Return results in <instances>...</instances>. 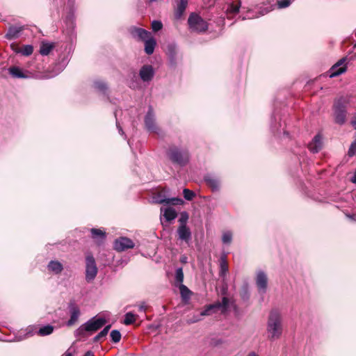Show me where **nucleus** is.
<instances>
[{"mask_svg": "<svg viewBox=\"0 0 356 356\" xmlns=\"http://www.w3.org/2000/svg\"><path fill=\"white\" fill-rule=\"evenodd\" d=\"M162 0H149V1L150 3H152V2H156V1H161Z\"/></svg>", "mask_w": 356, "mask_h": 356, "instance_id": "nucleus-59", "label": "nucleus"}, {"mask_svg": "<svg viewBox=\"0 0 356 356\" xmlns=\"http://www.w3.org/2000/svg\"><path fill=\"white\" fill-rule=\"evenodd\" d=\"M94 88L102 93H105L107 90V85L102 81H96L94 82Z\"/></svg>", "mask_w": 356, "mask_h": 356, "instance_id": "nucleus-40", "label": "nucleus"}, {"mask_svg": "<svg viewBox=\"0 0 356 356\" xmlns=\"http://www.w3.org/2000/svg\"><path fill=\"white\" fill-rule=\"evenodd\" d=\"M268 276L263 270H258L256 273L255 282L259 294L264 295L268 289Z\"/></svg>", "mask_w": 356, "mask_h": 356, "instance_id": "nucleus-11", "label": "nucleus"}, {"mask_svg": "<svg viewBox=\"0 0 356 356\" xmlns=\"http://www.w3.org/2000/svg\"><path fill=\"white\" fill-rule=\"evenodd\" d=\"M67 3H66V2H64V4H66L65 8H66V10H67V14H68V11H69V10L67 9ZM67 15H66V16H67Z\"/></svg>", "mask_w": 356, "mask_h": 356, "instance_id": "nucleus-61", "label": "nucleus"}, {"mask_svg": "<svg viewBox=\"0 0 356 356\" xmlns=\"http://www.w3.org/2000/svg\"><path fill=\"white\" fill-rule=\"evenodd\" d=\"M111 340L114 343H118L121 339V334L118 330H113L110 334Z\"/></svg>", "mask_w": 356, "mask_h": 356, "instance_id": "nucleus-43", "label": "nucleus"}, {"mask_svg": "<svg viewBox=\"0 0 356 356\" xmlns=\"http://www.w3.org/2000/svg\"><path fill=\"white\" fill-rule=\"evenodd\" d=\"M54 331V326L51 325H47L40 327L37 333L40 336H47L51 334Z\"/></svg>", "mask_w": 356, "mask_h": 356, "instance_id": "nucleus-35", "label": "nucleus"}, {"mask_svg": "<svg viewBox=\"0 0 356 356\" xmlns=\"http://www.w3.org/2000/svg\"><path fill=\"white\" fill-rule=\"evenodd\" d=\"M356 154V138L351 143L349 149H348V155L350 156H353Z\"/></svg>", "mask_w": 356, "mask_h": 356, "instance_id": "nucleus-50", "label": "nucleus"}, {"mask_svg": "<svg viewBox=\"0 0 356 356\" xmlns=\"http://www.w3.org/2000/svg\"><path fill=\"white\" fill-rule=\"evenodd\" d=\"M129 33L131 37L137 40L143 41L151 35V33L148 31L139 28L135 26H132L129 29Z\"/></svg>", "mask_w": 356, "mask_h": 356, "instance_id": "nucleus-15", "label": "nucleus"}, {"mask_svg": "<svg viewBox=\"0 0 356 356\" xmlns=\"http://www.w3.org/2000/svg\"><path fill=\"white\" fill-rule=\"evenodd\" d=\"M183 203V200L182 199L179 198V197H172V198H168L166 199V205H168V204H173V205H177V204H181Z\"/></svg>", "mask_w": 356, "mask_h": 356, "instance_id": "nucleus-47", "label": "nucleus"}, {"mask_svg": "<svg viewBox=\"0 0 356 356\" xmlns=\"http://www.w3.org/2000/svg\"><path fill=\"white\" fill-rule=\"evenodd\" d=\"M53 43L42 42L40 45V53L42 56H47L53 49Z\"/></svg>", "mask_w": 356, "mask_h": 356, "instance_id": "nucleus-33", "label": "nucleus"}, {"mask_svg": "<svg viewBox=\"0 0 356 356\" xmlns=\"http://www.w3.org/2000/svg\"><path fill=\"white\" fill-rule=\"evenodd\" d=\"M280 116L278 114L274 113L270 120V131L272 134L279 139L289 138V134L285 129V124H282Z\"/></svg>", "mask_w": 356, "mask_h": 356, "instance_id": "nucleus-4", "label": "nucleus"}, {"mask_svg": "<svg viewBox=\"0 0 356 356\" xmlns=\"http://www.w3.org/2000/svg\"><path fill=\"white\" fill-rule=\"evenodd\" d=\"M346 60V58H343L331 67L330 74L331 78L339 76L346 71V66L344 65Z\"/></svg>", "mask_w": 356, "mask_h": 356, "instance_id": "nucleus-20", "label": "nucleus"}, {"mask_svg": "<svg viewBox=\"0 0 356 356\" xmlns=\"http://www.w3.org/2000/svg\"><path fill=\"white\" fill-rule=\"evenodd\" d=\"M188 219V215L186 212H182L181 213V216L179 219V222L180 223L179 226H187L186 222Z\"/></svg>", "mask_w": 356, "mask_h": 356, "instance_id": "nucleus-48", "label": "nucleus"}, {"mask_svg": "<svg viewBox=\"0 0 356 356\" xmlns=\"http://www.w3.org/2000/svg\"><path fill=\"white\" fill-rule=\"evenodd\" d=\"M274 9V5L267 3L258 7V13H254L253 10H248L247 13L242 17V20L258 18L264 16Z\"/></svg>", "mask_w": 356, "mask_h": 356, "instance_id": "nucleus-10", "label": "nucleus"}, {"mask_svg": "<svg viewBox=\"0 0 356 356\" xmlns=\"http://www.w3.org/2000/svg\"><path fill=\"white\" fill-rule=\"evenodd\" d=\"M284 320L282 311L278 308L270 309L266 324L268 340L275 341L281 339L284 332Z\"/></svg>", "mask_w": 356, "mask_h": 356, "instance_id": "nucleus-1", "label": "nucleus"}, {"mask_svg": "<svg viewBox=\"0 0 356 356\" xmlns=\"http://www.w3.org/2000/svg\"><path fill=\"white\" fill-rule=\"evenodd\" d=\"M151 26H152V29L153 31H154V32H157V31L161 30L163 28V24L159 20L152 21Z\"/></svg>", "mask_w": 356, "mask_h": 356, "instance_id": "nucleus-46", "label": "nucleus"}, {"mask_svg": "<svg viewBox=\"0 0 356 356\" xmlns=\"http://www.w3.org/2000/svg\"><path fill=\"white\" fill-rule=\"evenodd\" d=\"M33 51V47L32 45L27 44L23 46L21 49L16 51L17 53H19L23 56H30Z\"/></svg>", "mask_w": 356, "mask_h": 356, "instance_id": "nucleus-37", "label": "nucleus"}, {"mask_svg": "<svg viewBox=\"0 0 356 356\" xmlns=\"http://www.w3.org/2000/svg\"><path fill=\"white\" fill-rule=\"evenodd\" d=\"M74 2L75 0H67V9L69 10L68 14L65 16V23L71 31L74 28Z\"/></svg>", "mask_w": 356, "mask_h": 356, "instance_id": "nucleus-16", "label": "nucleus"}, {"mask_svg": "<svg viewBox=\"0 0 356 356\" xmlns=\"http://www.w3.org/2000/svg\"><path fill=\"white\" fill-rule=\"evenodd\" d=\"M350 219L355 220V216L354 215H348L347 216Z\"/></svg>", "mask_w": 356, "mask_h": 356, "instance_id": "nucleus-57", "label": "nucleus"}, {"mask_svg": "<svg viewBox=\"0 0 356 356\" xmlns=\"http://www.w3.org/2000/svg\"><path fill=\"white\" fill-rule=\"evenodd\" d=\"M247 356H258V355L254 352H251Z\"/></svg>", "mask_w": 356, "mask_h": 356, "instance_id": "nucleus-58", "label": "nucleus"}, {"mask_svg": "<svg viewBox=\"0 0 356 356\" xmlns=\"http://www.w3.org/2000/svg\"><path fill=\"white\" fill-rule=\"evenodd\" d=\"M114 249L118 252L124 251L127 249L133 248L134 243L127 237H120L114 241Z\"/></svg>", "mask_w": 356, "mask_h": 356, "instance_id": "nucleus-14", "label": "nucleus"}, {"mask_svg": "<svg viewBox=\"0 0 356 356\" xmlns=\"http://www.w3.org/2000/svg\"><path fill=\"white\" fill-rule=\"evenodd\" d=\"M183 195L184 198L188 201L192 200L195 196V193L188 188H184L183 190Z\"/></svg>", "mask_w": 356, "mask_h": 356, "instance_id": "nucleus-45", "label": "nucleus"}, {"mask_svg": "<svg viewBox=\"0 0 356 356\" xmlns=\"http://www.w3.org/2000/svg\"><path fill=\"white\" fill-rule=\"evenodd\" d=\"M92 238L97 243H102L106 238V232L99 229L92 228L90 229Z\"/></svg>", "mask_w": 356, "mask_h": 356, "instance_id": "nucleus-28", "label": "nucleus"}, {"mask_svg": "<svg viewBox=\"0 0 356 356\" xmlns=\"http://www.w3.org/2000/svg\"><path fill=\"white\" fill-rule=\"evenodd\" d=\"M143 42L145 43V52L147 55H152L154 53L155 47L156 45V41L155 38L151 35Z\"/></svg>", "mask_w": 356, "mask_h": 356, "instance_id": "nucleus-26", "label": "nucleus"}, {"mask_svg": "<svg viewBox=\"0 0 356 356\" xmlns=\"http://www.w3.org/2000/svg\"><path fill=\"white\" fill-rule=\"evenodd\" d=\"M229 300L227 298L223 297L221 302H216L207 306L202 312V316H209L216 312L217 309H221L222 312L225 311L229 307Z\"/></svg>", "mask_w": 356, "mask_h": 356, "instance_id": "nucleus-12", "label": "nucleus"}, {"mask_svg": "<svg viewBox=\"0 0 356 356\" xmlns=\"http://www.w3.org/2000/svg\"><path fill=\"white\" fill-rule=\"evenodd\" d=\"M137 317H138V315L134 314L133 312H127L124 315V318L123 323L126 325L133 324L134 323H135Z\"/></svg>", "mask_w": 356, "mask_h": 356, "instance_id": "nucleus-36", "label": "nucleus"}, {"mask_svg": "<svg viewBox=\"0 0 356 356\" xmlns=\"http://www.w3.org/2000/svg\"><path fill=\"white\" fill-rule=\"evenodd\" d=\"M291 3V0H279L277 1V7L280 9L289 7Z\"/></svg>", "mask_w": 356, "mask_h": 356, "instance_id": "nucleus-49", "label": "nucleus"}, {"mask_svg": "<svg viewBox=\"0 0 356 356\" xmlns=\"http://www.w3.org/2000/svg\"><path fill=\"white\" fill-rule=\"evenodd\" d=\"M116 126H117V128H118V132H119V134H120V135H122V136H124V138H127V136H126V135H125V134H124V131H123L122 128L120 126V124H119V123H118V122H116Z\"/></svg>", "mask_w": 356, "mask_h": 356, "instance_id": "nucleus-51", "label": "nucleus"}, {"mask_svg": "<svg viewBox=\"0 0 356 356\" xmlns=\"http://www.w3.org/2000/svg\"><path fill=\"white\" fill-rule=\"evenodd\" d=\"M184 281V273L182 268H178L175 272V282L178 284H183Z\"/></svg>", "mask_w": 356, "mask_h": 356, "instance_id": "nucleus-41", "label": "nucleus"}, {"mask_svg": "<svg viewBox=\"0 0 356 356\" xmlns=\"http://www.w3.org/2000/svg\"><path fill=\"white\" fill-rule=\"evenodd\" d=\"M64 356H72L71 353H66Z\"/></svg>", "mask_w": 356, "mask_h": 356, "instance_id": "nucleus-60", "label": "nucleus"}, {"mask_svg": "<svg viewBox=\"0 0 356 356\" xmlns=\"http://www.w3.org/2000/svg\"><path fill=\"white\" fill-rule=\"evenodd\" d=\"M83 356H94V353L92 351H88Z\"/></svg>", "mask_w": 356, "mask_h": 356, "instance_id": "nucleus-55", "label": "nucleus"}, {"mask_svg": "<svg viewBox=\"0 0 356 356\" xmlns=\"http://www.w3.org/2000/svg\"><path fill=\"white\" fill-rule=\"evenodd\" d=\"M188 6V0H179L175 11V17L177 19L182 17Z\"/></svg>", "mask_w": 356, "mask_h": 356, "instance_id": "nucleus-27", "label": "nucleus"}, {"mask_svg": "<svg viewBox=\"0 0 356 356\" xmlns=\"http://www.w3.org/2000/svg\"><path fill=\"white\" fill-rule=\"evenodd\" d=\"M154 70L150 65H144L139 71V76L145 83H149L154 78Z\"/></svg>", "mask_w": 356, "mask_h": 356, "instance_id": "nucleus-17", "label": "nucleus"}, {"mask_svg": "<svg viewBox=\"0 0 356 356\" xmlns=\"http://www.w3.org/2000/svg\"><path fill=\"white\" fill-rule=\"evenodd\" d=\"M63 268V264L58 260H51L47 264V270L54 275H59Z\"/></svg>", "mask_w": 356, "mask_h": 356, "instance_id": "nucleus-25", "label": "nucleus"}, {"mask_svg": "<svg viewBox=\"0 0 356 356\" xmlns=\"http://www.w3.org/2000/svg\"><path fill=\"white\" fill-rule=\"evenodd\" d=\"M166 155L173 164L180 167L186 165L190 160V155L188 150L175 145L170 146L168 149Z\"/></svg>", "mask_w": 356, "mask_h": 356, "instance_id": "nucleus-2", "label": "nucleus"}, {"mask_svg": "<svg viewBox=\"0 0 356 356\" xmlns=\"http://www.w3.org/2000/svg\"><path fill=\"white\" fill-rule=\"evenodd\" d=\"M233 232L232 230H224L222 232L221 241L224 245H230L233 240Z\"/></svg>", "mask_w": 356, "mask_h": 356, "instance_id": "nucleus-32", "label": "nucleus"}, {"mask_svg": "<svg viewBox=\"0 0 356 356\" xmlns=\"http://www.w3.org/2000/svg\"><path fill=\"white\" fill-rule=\"evenodd\" d=\"M239 295L243 302H248L250 298V292L248 284L242 286L239 291Z\"/></svg>", "mask_w": 356, "mask_h": 356, "instance_id": "nucleus-34", "label": "nucleus"}, {"mask_svg": "<svg viewBox=\"0 0 356 356\" xmlns=\"http://www.w3.org/2000/svg\"><path fill=\"white\" fill-rule=\"evenodd\" d=\"M177 216L176 211L172 207L166 208L163 211V216L167 222L173 220L177 218Z\"/></svg>", "mask_w": 356, "mask_h": 356, "instance_id": "nucleus-30", "label": "nucleus"}, {"mask_svg": "<svg viewBox=\"0 0 356 356\" xmlns=\"http://www.w3.org/2000/svg\"><path fill=\"white\" fill-rule=\"evenodd\" d=\"M179 239L188 243L191 240V232L187 226H179L177 229Z\"/></svg>", "mask_w": 356, "mask_h": 356, "instance_id": "nucleus-23", "label": "nucleus"}, {"mask_svg": "<svg viewBox=\"0 0 356 356\" xmlns=\"http://www.w3.org/2000/svg\"><path fill=\"white\" fill-rule=\"evenodd\" d=\"M204 181L213 192L218 191L220 189L221 180L218 176L207 174L204 177Z\"/></svg>", "mask_w": 356, "mask_h": 356, "instance_id": "nucleus-13", "label": "nucleus"}, {"mask_svg": "<svg viewBox=\"0 0 356 356\" xmlns=\"http://www.w3.org/2000/svg\"><path fill=\"white\" fill-rule=\"evenodd\" d=\"M348 104L345 97H340L335 100L334 104V113L335 122L337 124H343L346 119V106Z\"/></svg>", "mask_w": 356, "mask_h": 356, "instance_id": "nucleus-5", "label": "nucleus"}, {"mask_svg": "<svg viewBox=\"0 0 356 356\" xmlns=\"http://www.w3.org/2000/svg\"><path fill=\"white\" fill-rule=\"evenodd\" d=\"M106 321L104 318L93 317L83 325L76 331L75 335L77 337H86L102 327Z\"/></svg>", "mask_w": 356, "mask_h": 356, "instance_id": "nucleus-3", "label": "nucleus"}, {"mask_svg": "<svg viewBox=\"0 0 356 356\" xmlns=\"http://www.w3.org/2000/svg\"><path fill=\"white\" fill-rule=\"evenodd\" d=\"M350 181L353 184H356V171L354 172L353 177L350 179Z\"/></svg>", "mask_w": 356, "mask_h": 356, "instance_id": "nucleus-53", "label": "nucleus"}, {"mask_svg": "<svg viewBox=\"0 0 356 356\" xmlns=\"http://www.w3.org/2000/svg\"><path fill=\"white\" fill-rule=\"evenodd\" d=\"M323 136L321 134H317L308 144L309 150L313 153H318L323 147Z\"/></svg>", "mask_w": 356, "mask_h": 356, "instance_id": "nucleus-18", "label": "nucleus"}, {"mask_svg": "<svg viewBox=\"0 0 356 356\" xmlns=\"http://www.w3.org/2000/svg\"><path fill=\"white\" fill-rule=\"evenodd\" d=\"M38 331L35 330V328L33 326H29L24 331V334H22V332L17 337L18 341H22L25 339H27L30 337L34 335L35 333H37Z\"/></svg>", "mask_w": 356, "mask_h": 356, "instance_id": "nucleus-31", "label": "nucleus"}, {"mask_svg": "<svg viewBox=\"0 0 356 356\" xmlns=\"http://www.w3.org/2000/svg\"><path fill=\"white\" fill-rule=\"evenodd\" d=\"M181 261L182 263H186L187 262V258L186 257H181Z\"/></svg>", "mask_w": 356, "mask_h": 356, "instance_id": "nucleus-56", "label": "nucleus"}, {"mask_svg": "<svg viewBox=\"0 0 356 356\" xmlns=\"http://www.w3.org/2000/svg\"><path fill=\"white\" fill-rule=\"evenodd\" d=\"M98 272L95 259L91 254L86 257V280L91 282L95 280Z\"/></svg>", "mask_w": 356, "mask_h": 356, "instance_id": "nucleus-7", "label": "nucleus"}, {"mask_svg": "<svg viewBox=\"0 0 356 356\" xmlns=\"http://www.w3.org/2000/svg\"><path fill=\"white\" fill-rule=\"evenodd\" d=\"M144 122L145 128L148 131L159 134L161 130L156 123L155 113L151 106L148 108L144 118Z\"/></svg>", "mask_w": 356, "mask_h": 356, "instance_id": "nucleus-8", "label": "nucleus"}, {"mask_svg": "<svg viewBox=\"0 0 356 356\" xmlns=\"http://www.w3.org/2000/svg\"><path fill=\"white\" fill-rule=\"evenodd\" d=\"M188 24L192 31L202 33L208 29L207 22L196 13H191L188 19Z\"/></svg>", "mask_w": 356, "mask_h": 356, "instance_id": "nucleus-6", "label": "nucleus"}, {"mask_svg": "<svg viewBox=\"0 0 356 356\" xmlns=\"http://www.w3.org/2000/svg\"><path fill=\"white\" fill-rule=\"evenodd\" d=\"M167 197L161 193H158L153 197V202L158 204H166Z\"/></svg>", "mask_w": 356, "mask_h": 356, "instance_id": "nucleus-44", "label": "nucleus"}, {"mask_svg": "<svg viewBox=\"0 0 356 356\" xmlns=\"http://www.w3.org/2000/svg\"><path fill=\"white\" fill-rule=\"evenodd\" d=\"M111 328V325L106 326L98 334L93 338V342H97L102 338L105 337Z\"/></svg>", "mask_w": 356, "mask_h": 356, "instance_id": "nucleus-39", "label": "nucleus"}, {"mask_svg": "<svg viewBox=\"0 0 356 356\" xmlns=\"http://www.w3.org/2000/svg\"><path fill=\"white\" fill-rule=\"evenodd\" d=\"M69 310L70 314V318L67 322V325L68 326H72L78 321L81 312L79 308L73 303L69 305Z\"/></svg>", "mask_w": 356, "mask_h": 356, "instance_id": "nucleus-22", "label": "nucleus"}, {"mask_svg": "<svg viewBox=\"0 0 356 356\" xmlns=\"http://www.w3.org/2000/svg\"><path fill=\"white\" fill-rule=\"evenodd\" d=\"M146 309H147V305H145V302L141 303L138 306V311L139 312H145Z\"/></svg>", "mask_w": 356, "mask_h": 356, "instance_id": "nucleus-52", "label": "nucleus"}, {"mask_svg": "<svg viewBox=\"0 0 356 356\" xmlns=\"http://www.w3.org/2000/svg\"><path fill=\"white\" fill-rule=\"evenodd\" d=\"M240 5L230 3L227 6V12L229 14H236L239 12Z\"/></svg>", "mask_w": 356, "mask_h": 356, "instance_id": "nucleus-42", "label": "nucleus"}, {"mask_svg": "<svg viewBox=\"0 0 356 356\" xmlns=\"http://www.w3.org/2000/svg\"><path fill=\"white\" fill-rule=\"evenodd\" d=\"M220 263V277H225L228 273V264L227 261V256L224 254H222L219 260Z\"/></svg>", "mask_w": 356, "mask_h": 356, "instance_id": "nucleus-29", "label": "nucleus"}, {"mask_svg": "<svg viewBox=\"0 0 356 356\" xmlns=\"http://www.w3.org/2000/svg\"><path fill=\"white\" fill-rule=\"evenodd\" d=\"M179 288L180 290L181 298L184 300H188L191 294V291L188 289V288L184 284H180Z\"/></svg>", "mask_w": 356, "mask_h": 356, "instance_id": "nucleus-38", "label": "nucleus"}, {"mask_svg": "<svg viewBox=\"0 0 356 356\" xmlns=\"http://www.w3.org/2000/svg\"><path fill=\"white\" fill-rule=\"evenodd\" d=\"M70 58L71 49L70 48H68L67 46H65L64 48V51L59 56L58 61L54 66V67L56 69V71L51 76H54L62 72L68 64Z\"/></svg>", "mask_w": 356, "mask_h": 356, "instance_id": "nucleus-9", "label": "nucleus"}, {"mask_svg": "<svg viewBox=\"0 0 356 356\" xmlns=\"http://www.w3.org/2000/svg\"><path fill=\"white\" fill-rule=\"evenodd\" d=\"M351 122L355 129H356V115L353 117Z\"/></svg>", "mask_w": 356, "mask_h": 356, "instance_id": "nucleus-54", "label": "nucleus"}, {"mask_svg": "<svg viewBox=\"0 0 356 356\" xmlns=\"http://www.w3.org/2000/svg\"><path fill=\"white\" fill-rule=\"evenodd\" d=\"M9 74L14 79H29L30 75L27 70H24L18 66H11L8 69Z\"/></svg>", "mask_w": 356, "mask_h": 356, "instance_id": "nucleus-19", "label": "nucleus"}, {"mask_svg": "<svg viewBox=\"0 0 356 356\" xmlns=\"http://www.w3.org/2000/svg\"><path fill=\"white\" fill-rule=\"evenodd\" d=\"M167 54L169 58L171 67H175L177 65L178 48L175 44H169L167 47Z\"/></svg>", "mask_w": 356, "mask_h": 356, "instance_id": "nucleus-21", "label": "nucleus"}, {"mask_svg": "<svg viewBox=\"0 0 356 356\" xmlns=\"http://www.w3.org/2000/svg\"><path fill=\"white\" fill-rule=\"evenodd\" d=\"M23 30V26H11L8 28L6 34L5 35V38L7 40H12L17 38L20 33Z\"/></svg>", "mask_w": 356, "mask_h": 356, "instance_id": "nucleus-24", "label": "nucleus"}]
</instances>
